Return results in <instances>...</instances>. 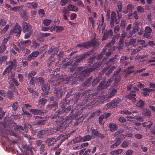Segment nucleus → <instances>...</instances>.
Returning a JSON list of instances; mask_svg holds the SVG:
<instances>
[{
  "label": "nucleus",
  "instance_id": "obj_1",
  "mask_svg": "<svg viewBox=\"0 0 155 155\" xmlns=\"http://www.w3.org/2000/svg\"><path fill=\"white\" fill-rule=\"evenodd\" d=\"M61 106V108L58 110L51 117V118L56 123V124L61 125V127H63L64 128H62V129L64 130L67 126L66 121H67V120H68L69 117L68 116L64 118L63 116H61L65 115L63 107Z\"/></svg>",
  "mask_w": 155,
  "mask_h": 155
},
{
  "label": "nucleus",
  "instance_id": "obj_2",
  "mask_svg": "<svg viewBox=\"0 0 155 155\" xmlns=\"http://www.w3.org/2000/svg\"><path fill=\"white\" fill-rule=\"evenodd\" d=\"M121 68H119L117 71L114 72V74L113 78H115L114 81V86L110 88V91L109 92V95L108 98H111L114 95L116 92L117 89V86L118 85V83L119 82L120 79V76L119 74L120 72L121 71Z\"/></svg>",
  "mask_w": 155,
  "mask_h": 155
},
{
  "label": "nucleus",
  "instance_id": "obj_3",
  "mask_svg": "<svg viewBox=\"0 0 155 155\" xmlns=\"http://www.w3.org/2000/svg\"><path fill=\"white\" fill-rule=\"evenodd\" d=\"M68 117H69L68 120H67L66 123L67 124V126L64 129V130L62 129V128H64L63 127H61V125L59 126V129L61 130H64L66 129V127L68 126H69L71 127H73L76 126L79 123L78 121L75 119H74L73 118V116L72 117L71 114H69L68 116Z\"/></svg>",
  "mask_w": 155,
  "mask_h": 155
},
{
  "label": "nucleus",
  "instance_id": "obj_4",
  "mask_svg": "<svg viewBox=\"0 0 155 155\" xmlns=\"http://www.w3.org/2000/svg\"><path fill=\"white\" fill-rule=\"evenodd\" d=\"M21 32V26L18 23H16L13 29H12L10 32L9 35H12L15 34L18 37H19Z\"/></svg>",
  "mask_w": 155,
  "mask_h": 155
},
{
  "label": "nucleus",
  "instance_id": "obj_5",
  "mask_svg": "<svg viewBox=\"0 0 155 155\" xmlns=\"http://www.w3.org/2000/svg\"><path fill=\"white\" fill-rule=\"evenodd\" d=\"M94 50L92 49L91 51L79 56L74 63L73 64L74 67H76L82 60L87 58L89 55L91 54L93 52Z\"/></svg>",
  "mask_w": 155,
  "mask_h": 155
},
{
  "label": "nucleus",
  "instance_id": "obj_6",
  "mask_svg": "<svg viewBox=\"0 0 155 155\" xmlns=\"http://www.w3.org/2000/svg\"><path fill=\"white\" fill-rule=\"evenodd\" d=\"M98 42L96 40H91L86 42H84L82 43L78 44L77 47H81L84 48H88L94 47L97 45Z\"/></svg>",
  "mask_w": 155,
  "mask_h": 155
},
{
  "label": "nucleus",
  "instance_id": "obj_7",
  "mask_svg": "<svg viewBox=\"0 0 155 155\" xmlns=\"http://www.w3.org/2000/svg\"><path fill=\"white\" fill-rule=\"evenodd\" d=\"M113 80V78H110L108 80L106 84H105V81L101 82L97 87V90L98 91H100L102 89L107 88L110 86Z\"/></svg>",
  "mask_w": 155,
  "mask_h": 155
},
{
  "label": "nucleus",
  "instance_id": "obj_8",
  "mask_svg": "<svg viewBox=\"0 0 155 155\" xmlns=\"http://www.w3.org/2000/svg\"><path fill=\"white\" fill-rule=\"evenodd\" d=\"M120 22V20L117 18V15L115 12L113 11L111 12L110 17V25L111 28L114 25V23L118 24Z\"/></svg>",
  "mask_w": 155,
  "mask_h": 155
},
{
  "label": "nucleus",
  "instance_id": "obj_9",
  "mask_svg": "<svg viewBox=\"0 0 155 155\" xmlns=\"http://www.w3.org/2000/svg\"><path fill=\"white\" fill-rule=\"evenodd\" d=\"M121 100L119 98L114 99L111 102L105 104V107L106 109L113 108L116 107L117 104Z\"/></svg>",
  "mask_w": 155,
  "mask_h": 155
},
{
  "label": "nucleus",
  "instance_id": "obj_10",
  "mask_svg": "<svg viewBox=\"0 0 155 155\" xmlns=\"http://www.w3.org/2000/svg\"><path fill=\"white\" fill-rule=\"evenodd\" d=\"M22 28L23 33H26L27 32L33 31L31 25L29 23L25 21L22 22Z\"/></svg>",
  "mask_w": 155,
  "mask_h": 155
},
{
  "label": "nucleus",
  "instance_id": "obj_11",
  "mask_svg": "<svg viewBox=\"0 0 155 155\" xmlns=\"http://www.w3.org/2000/svg\"><path fill=\"white\" fill-rule=\"evenodd\" d=\"M90 130L91 132L92 135L94 137L101 139H103L104 138L105 136L104 134L101 133L97 129H94L93 127H91Z\"/></svg>",
  "mask_w": 155,
  "mask_h": 155
},
{
  "label": "nucleus",
  "instance_id": "obj_12",
  "mask_svg": "<svg viewBox=\"0 0 155 155\" xmlns=\"http://www.w3.org/2000/svg\"><path fill=\"white\" fill-rule=\"evenodd\" d=\"M6 64H8V66L6 68L3 73V74L5 75L7 73H9L12 70L15 68V65L13 63L12 61H10L6 63Z\"/></svg>",
  "mask_w": 155,
  "mask_h": 155
},
{
  "label": "nucleus",
  "instance_id": "obj_13",
  "mask_svg": "<svg viewBox=\"0 0 155 155\" xmlns=\"http://www.w3.org/2000/svg\"><path fill=\"white\" fill-rule=\"evenodd\" d=\"M41 89L44 92L41 94V96L45 97H47V95L48 94L50 89V84H44L42 85Z\"/></svg>",
  "mask_w": 155,
  "mask_h": 155
},
{
  "label": "nucleus",
  "instance_id": "obj_14",
  "mask_svg": "<svg viewBox=\"0 0 155 155\" xmlns=\"http://www.w3.org/2000/svg\"><path fill=\"white\" fill-rule=\"evenodd\" d=\"M29 112L35 115L42 116L45 113V111L43 110H38L33 108L30 109Z\"/></svg>",
  "mask_w": 155,
  "mask_h": 155
},
{
  "label": "nucleus",
  "instance_id": "obj_15",
  "mask_svg": "<svg viewBox=\"0 0 155 155\" xmlns=\"http://www.w3.org/2000/svg\"><path fill=\"white\" fill-rule=\"evenodd\" d=\"M113 35V31L110 29L108 31H105L104 33L103 36L102 37V41H104L108 38H111Z\"/></svg>",
  "mask_w": 155,
  "mask_h": 155
},
{
  "label": "nucleus",
  "instance_id": "obj_16",
  "mask_svg": "<svg viewBox=\"0 0 155 155\" xmlns=\"http://www.w3.org/2000/svg\"><path fill=\"white\" fill-rule=\"evenodd\" d=\"M98 94L97 92H94L88 95L87 98L85 99L87 102L91 103L94 100V99L98 97Z\"/></svg>",
  "mask_w": 155,
  "mask_h": 155
},
{
  "label": "nucleus",
  "instance_id": "obj_17",
  "mask_svg": "<svg viewBox=\"0 0 155 155\" xmlns=\"http://www.w3.org/2000/svg\"><path fill=\"white\" fill-rule=\"evenodd\" d=\"M46 106L48 110H52L53 111H55L58 108V103L56 101H54L53 104H48Z\"/></svg>",
  "mask_w": 155,
  "mask_h": 155
},
{
  "label": "nucleus",
  "instance_id": "obj_18",
  "mask_svg": "<svg viewBox=\"0 0 155 155\" xmlns=\"http://www.w3.org/2000/svg\"><path fill=\"white\" fill-rule=\"evenodd\" d=\"M95 68H93L92 67H91L90 68L87 69L82 71L81 73V75L82 76L84 77L88 76L90 75V73L94 70Z\"/></svg>",
  "mask_w": 155,
  "mask_h": 155
},
{
  "label": "nucleus",
  "instance_id": "obj_19",
  "mask_svg": "<svg viewBox=\"0 0 155 155\" xmlns=\"http://www.w3.org/2000/svg\"><path fill=\"white\" fill-rule=\"evenodd\" d=\"M54 93L55 94L56 100L61 98L62 96L64 95L63 91H61L60 88H58L54 90Z\"/></svg>",
  "mask_w": 155,
  "mask_h": 155
},
{
  "label": "nucleus",
  "instance_id": "obj_20",
  "mask_svg": "<svg viewBox=\"0 0 155 155\" xmlns=\"http://www.w3.org/2000/svg\"><path fill=\"white\" fill-rule=\"evenodd\" d=\"M126 36V33H124L121 34V37L119 40V42L118 47L116 48H122L124 44V38Z\"/></svg>",
  "mask_w": 155,
  "mask_h": 155
},
{
  "label": "nucleus",
  "instance_id": "obj_21",
  "mask_svg": "<svg viewBox=\"0 0 155 155\" xmlns=\"http://www.w3.org/2000/svg\"><path fill=\"white\" fill-rule=\"evenodd\" d=\"M58 130V128L54 127H49L45 130L46 134L50 135L54 134Z\"/></svg>",
  "mask_w": 155,
  "mask_h": 155
},
{
  "label": "nucleus",
  "instance_id": "obj_22",
  "mask_svg": "<svg viewBox=\"0 0 155 155\" xmlns=\"http://www.w3.org/2000/svg\"><path fill=\"white\" fill-rule=\"evenodd\" d=\"M136 96V94L135 93H130L127 96V99H129L133 103H134L136 101V99L134 97Z\"/></svg>",
  "mask_w": 155,
  "mask_h": 155
},
{
  "label": "nucleus",
  "instance_id": "obj_23",
  "mask_svg": "<svg viewBox=\"0 0 155 155\" xmlns=\"http://www.w3.org/2000/svg\"><path fill=\"white\" fill-rule=\"evenodd\" d=\"M92 78L91 77L88 80L85 81L81 85V87H83L84 88L86 89L89 87L91 85V80Z\"/></svg>",
  "mask_w": 155,
  "mask_h": 155
},
{
  "label": "nucleus",
  "instance_id": "obj_24",
  "mask_svg": "<svg viewBox=\"0 0 155 155\" xmlns=\"http://www.w3.org/2000/svg\"><path fill=\"white\" fill-rule=\"evenodd\" d=\"M68 97L70 96V95L67 93V96L65 97V99H64L61 103L59 104L60 106L64 107L66 104H69L70 102V100L69 99Z\"/></svg>",
  "mask_w": 155,
  "mask_h": 155
},
{
  "label": "nucleus",
  "instance_id": "obj_25",
  "mask_svg": "<svg viewBox=\"0 0 155 155\" xmlns=\"http://www.w3.org/2000/svg\"><path fill=\"white\" fill-rule=\"evenodd\" d=\"M55 140V138L51 137L48 138L46 140L45 142L47 143L48 146H53L54 143L56 142Z\"/></svg>",
  "mask_w": 155,
  "mask_h": 155
},
{
  "label": "nucleus",
  "instance_id": "obj_26",
  "mask_svg": "<svg viewBox=\"0 0 155 155\" xmlns=\"http://www.w3.org/2000/svg\"><path fill=\"white\" fill-rule=\"evenodd\" d=\"M38 3L36 2H28L26 4V6L28 8L36 9L38 7Z\"/></svg>",
  "mask_w": 155,
  "mask_h": 155
},
{
  "label": "nucleus",
  "instance_id": "obj_27",
  "mask_svg": "<svg viewBox=\"0 0 155 155\" xmlns=\"http://www.w3.org/2000/svg\"><path fill=\"white\" fill-rule=\"evenodd\" d=\"M20 14L23 20H27L28 19V13L25 10H23L20 13Z\"/></svg>",
  "mask_w": 155,
  "mask_h": 155
},
{
  "label": "nucleus",
  "instance_id": "obj_28",
  "mask_svg": "<svg viewBox=\"0 0 155 155\" xmlns=\"http://www.w3.org/2000/svg\"><path fill=\"white\" fill-rule=\"evenodd\" d=\"M32 105L29 104H25L21 107L22 111L29 110L30 108H31Z\"/></svg>",
  "mask_w": 155,
  "mask_h": 155
},
{
  "label": "nucleus",
  "instance_id": "obj_29",
  "mask_svg": "<svg viewBox=\"0 0 155 155\" xmlns=\"http://www.w3.org/2000/svg\"><path fill=\"white\" fill-rule=\"evenodd\" d=\"M67 7L69 11L77 12L78 10V8L72 4H70Z\"/></svg>",
  "mask_w": 155,
  "mask_h": 155
},
{
  "label": "nucleus",
  "instance_id": "obj_30",
  "mask_svg": "<svg viewBox=\"0 0 155 155\" xmlns=\"http://www.w3.org/2000/svg\"><path fill=\"white\" fill-rule=\"evenodd\" d=\"M57 49H49L48 53L51 54V58H53L54 55L57 54L58 53Z\"/></svg>",
  "mask_w": 155,
  "mask_h": 155
},
{
  "label": "nucleus",
  "instance_id": "obj_31",
  "mask_svg": "<svg viewBox=\"0 0 155 155\" xmlns=\"http://www.w3.org/2000/svg\"><path fill=\"white\" fill-rule=\"evenodd\" d=\"M38 85L39 86H41L44 84L45 81V79L41 77H39L37 79Z\"/></svg>",
  "mask_w": 155,
  "mask_h": 155
},
{
  "label": "nucleus",
  "instance_id": "obj_32",
  "mask_svg": "<svg viewBox=\"0 0 155 155\" xmlns=\"http://www.w3.org/2000/svg\"><path fill=\"white\" fill-rule=\"evenodd\" d=\"M24 130H25V131L27 132L28 131V130H27L26 128H23V127L21 126H17L15 128V130L17 131H19V133H21L22 134H24V131H25Z\"/></svg>",
  "mask_w": 155,
  "mask_h": 155
},
{
  "label": "nucleus",
  "instance_id": "obj_33",
  "mask_svg": "<svg viewBox=\"0 0 155 155\" xmlns=\"http://www.w3.org/2000/svg\"><path fill=\"white\" fill-rule=\"evenodd\" d=\"M45 134H46L45 130H38L37 137L40 138H42Z\"/></svg>",
  "mask_w": 155,
  "mask_h": 155
},
{
  "label": "nucleus",
  "instance_id": "obj_34",
  "mask_svg": "<svg viewBox=\"0 0 155 155\" xmlns=\"http://www.w3.org/2000/svg\"><path fill=\"white\" fill-rule=\"evenodd\" d=\"M109 128L111 132H114L117 130L118 126L116 124L111 123L109 124Z\"/></svg>",
  "mask_w": 155,
  "mask_h": 155
},
{
  "label": "nucleus",
  "instance_id": "obj_35",
  "mask_svg": "<svg viewBox=\"0 0 155 155\" xmlns=\"http://www.w3.org/2000/svg\"><path fill=\"white\" fill-rule=\"evenodd\" d=\"M82 137L80 136H79L73 139L71 142L75 144L76 143H79L81 141H82Z\"/></svg>",
  "mask_w": 155,
  "mask_h": 155
},
{
  "label": "nucleus",
  "instance_id": "obj_36",
  "mask_svg": "<svg viewBox=\"0 0 155 155\" xmlns=\"http://www.w3.org/2000/svg\"><path fill=\"white\" fill-rule=\"evenodd\" d=\"M36 125L41 126L43 125L46 123V120H37L34 121Z\"/></svg>",
  "mask_w": 155,
  "mask_h": 155
},
{
  "label": "nucleus",
  "instance_id": "obj_37",
  "mask_svg": "<svg viewBox=\"0 0 155 155\" xmlns=\"http://www.w3.org/2000/svg\"><path fill=\"white\" fill-rule=\"evenodd\" d=\"M53 28L54 30H56L57 32L61 31H62L64 28L62 26L54 25V27H51V29Z\"/></svg>",
  "mask_w": 155,
  "mask_h": 155
},
{
  "label": "nucleus",
  "instance_id": "obj_38",
  "mask_svg": "<svg viewBox=\"0 0 155 155\" xmlns=\"http://www.w3.org/2000/svg\"><path fill=\"white\" fill-rule=\"evenodd\" d=\"M138 44L139 46L137 47L138 48L146 47L147 46V44H145V41L143 40H140L137 41Z\"/></svg>",
  "mask_w": 155,
  "mask_h": 155
},
{
  "label": "nucleus",
  "instance_id": "obj_39",
  "mask_svg": "<svg viewBox=\"0 0 155 155\" xmlns=\"http://www.w3.org/2000/svg\"><path fill=\"white\" fill-rule=\"evenodd\" d=\"M143 115L145 116L150 117L151 115V112L149 109H144L143 112Z\"/></svg>",
  "mask_w": 155,
  "mask_h": 155
},
{
  "label": "nucleus",
  "instance_id": "obj_40",
  "mask_svg": "<svg viewBox=\"0 0 155 155\" xmlns=\"http://www.w3.org/2000/svg\"><path fill=\"white\" fill-rule=\"evenodd\" d=\"M124 137V136L122 134L120 135V136H118L115 142V143H117V144L118 146L119 145Z\"/></svg>",
  "mask_w": 155,
  "mask_h": 155
},
{
  "label": "nucleus",
  "instance_id": "obj_41",
  "mask_svg": "<svg viewBox=\"0 0 155 155\" xmlns=\"http://www.w3.org/2000/svg\"><path fill=\"white\" fill-rule=\"evenodd\" d=\"M63 107L64 110V113L65 114V115H66V114L68 113L70 111H71V114L73 113V111L72 110H71V106H69L66 108H65L64 107V106H63Z\"/></svg>",
  "mask_w": 155,
  "mask_h": 155
},
{
  "label": "nucleus",
  "instance_id": "obj_42",
  "mask_svg": "<svg viewBox=\"0 0 155 155\" xmlns=\"http://www.w3.org/2000/svg\"><path fill=\"white\" fill-rule=\"evenodd\" d=\"M92 139V137L90 135H87L82 137L83 142H85L90 140Z\"/></svg>",
  "mask_w": 155,
  "mask_h": 155
},
{
  "label": "nucleus",
  "instance_id": "obj_43",
  "mask_svg": "<svg viewBox=\"0 0 155 155\" xmlns=\"http://www.w3.org/2000/svg\"><path fill=\"white\" fill-rule=\"evenodd\" d=\"M62 12L63 15H67L68 16L70 13L69 9L67 6L64 7L63 8L62 10Z\"/></svg>",
  "mask_w": 155,
  "mask_h": 155
},
{
  "label": "nucleus",
  "instance_id": "obj_44",
  "mask_svg": "<svg viewBox=\"0 0 155 155\" xmlns=\"http://www.w3.org/2000/svg\"><path fill=\"white\" fill-rule=\"evenodd\" d=\"M36 74V72L33 71L31 72H29L28 75V80L30 79L31 78H34V76Z\"/></svg>",
  "mask_w": 155,
  "mask_h": 155
},
{
  "label": "nucleus",
  "instance_id": "obj_45",
  "mask_svg": "<svg viewBox=\"0 0 155 155\" xmlns=\"http://www.w3.org/2000/svg\"><path fill=\"white\" fill-rule=\"evenodd\" d=\"M101 79V77L98 76L97 77H96L92 83V86H94L96 85L99 82Z\"/></svg>",
  "mask_w": 155,
  "mask_h": 155
},
{
  "label": "nucleus",
  "instance_id": "obj_46",
  "mask_svg": "<svg viewBox=\"0 0 155 155\" xmlns=\"http://www.w3.org/2000/svg\"><path fill=\"white\" fill-rule=\"evenodd\" d=\"M142 124L144 127H147L148 128H150L153 124V123L151 121H148L147 122H144L142 123Z\"/></svg>",
  "mask_w": 155,
  "mask_h": 155
},
{
  "label": "nucleus",
  "instance_id": "obj_47",
  "mask_svg": "<svg viewBox=\"0 0 155 155\" xmlns=\"http://www.w3.org/2000/svg\"><path fill=\"white\" fill-rule=\"evenodd\" d=\"M31 42V41L28 40L25 41H21L20 43L21 45L25 46H27L30 45Z\"/></svg>",
  "mask_w": 155,
  "mask_h": 155
},
{
  "label": "nucleus",
  "instance_id": "obj_48",
  "mask_svg": "<svg viewBox=\"0 0 155 155\" xmlns=\"http://www.w3.org/2000/svg\"><path fill=\"white\" fill-rule=\"evenodd\" d=\"M14 91L12 90H9L7 91L8 98L10 99H12L13 97V93Z\"/></svg>",
  "mask_w": 155,
  "mask_h": 155
},
{
  "label": "nucleus",
  "instance_id": "obj_49",
  "mask_svg": "<svg viewBox=\"0 0 155 155\" xmlns=\"http://www.w3.org/2000/svg\"><path fill=\"white\" fill-rule=\"evenodd\" d=\"M9 27V25H6L1 30V31H0V34H2L5 33L7 31Z\"/></svg>",
  "mask_w": 155,
  "mask_h": 155
},
{
  "label": "nucleus",
  "instance_id": "obj_50",
  "mask_svg": "<svg viewBox=\"0 0 155 155\" xmlns=\"http://www.w3.org/2000/svg\"><path fill=\"white\" fill-rule=\"evenodd\" d=\"M33 32V31H31L29 32H27L26 33H24L25 34L24 37V38L25 39H27L29 38L31 36Z\"/></svg>",
  "mask_w": 155,
  "mask_h": 155
},
{
  "label": "nucleus",
  "instance_id": "obj_51",
  "mask_svg": "<svg viewBox=\"0 0 155 155\" xmlns=\"http://www.w3.org/2000/svg\"><path fill=\"white\" fill-rule=\"evenodd\" d=\"M48 100L44 98H41L39 100V103L41 105H44L47 102Z\"/></svg>",
  "mask_w": 155,
  "mask_h": 155
},
{
  "label": "nucleus",
  "instance_id": "obj_52",
  "mask_svg": "<svg viewBox=\"0 0 155 155\" xmlns=\"http://www.w3.org/2000/svg\"><path fill=\"white\" fill-rule=\"evenodd\" d=\"M144 104V102L143 101L141 100H139L136 104V106L138 107H142Z\"/></svg>",
  "mask_w": 155,
  "mask_h": 155
},
{
  "label": "nucleus",
  "instance_id": "obj_53",
  "mask_svg": "<svg viewBox=\"0 0 155 155\" xmlns=\"http://www.w3.org/2000/svg\"><path fill=\"white\" fill-rule=\"evenodd\" d=\"M22 111L23 112L21 114L22 115H26L27 117L30 119L31 117L32 114L28 112L27 111Z\"/></svg>",
  "mask_w": 155,
  "mask_h": 155
},
{
  "label": "nucleus",
  "instance_id": "obj_54",
  "mask_svg": "<svg viewBox=\"0 0 155 155\" xmlns=\"http://www.w3.org/2000/svg\"><path fill=\"white\" fill-rule=\"evenodd\" d=\"M12 110H17L18 107V103L17 102L14 103L12 105Z\"/></svg>",
  "mask_w": 155,
  "mask_h": 155
},
{
  "label": "nucleus",
  "instance_id": "obj_55",
  "mask_svg": "<svg viewBox=\"0 0 155 155\" xmlns=\"http://www.w3.org/2000/svg\"><path fill=\"white\" fill-rule=\"evenodd\" d=\"M51 22V20L50 19H45L43 21V23L45 26H48Z\"/></svg>",
  "mask_w": 155,
  "mask_h": 155
},
{
  "label": "nucleus",
  "instance_id": "obj_56",
  "mask_svg": "<svg viewBox=\"0 0 155 155\" xmlns=\"http://www.w3.org/2000/svg\"><path fill=\"white\" fill-rule=\"evenodd\" d=\"M7 59V58L6 56H3L0 57V65L2 64L3 63H4Z\"/></svg>",
  "mask_w": 155,
  "mask_h": 155
},
{
  "label": "nucleus",
  "instance_id": "obj_57",
  "mask_svg": "<svg viewBox=\"0 0 155 155\" xmlns=\"http://www.w3.org/2000/svg\"><path fill=\"white\" fill-rule=\"evenodd\" d=\"M23 6L21 5L19 6H16L12 8L11 10L15 12H17L18 10H21L22 9Z\"/></svg>",
  "mask_w": 155,
  "mask_h": 155
},
{
  "label": "nucleus",
  "instance_id": "obj_58",
  "mask_svg": "<svg viewBox=\"0 0 155 155\" xmlns=\"http://www.w3.org/2000/svg\"><path fill=\"white\" fill-rule=\"evenodd\" d=\"M27 88L29 92L32 94V95H38V93L35 92L32 88H31V87H28Z\"/></svg>",
  "mask_w": 155,
  "mask_h": 155
},
{
  "label": "nucleus",
  "instance_id": "obj_59",
  "mask_svg": "<svg viewBox=\"0 0 155 155\" xmlns=\"http://www.w3.org/2000/svg\"><path fill=\"white\" fill-rule=\"evenodd\" d=\"M39 46V44L37 43L35 41H34L32 43L31 46L32 48H38Z\"/></svg>",
  "mask_w": 155,
  "mask_h": 155
},
{
  "label": "nucleus",
  "instance_id": "obj_60",
  "mask_svg": "<svg viewBox=\"0 0 155 155\" xmlns=\"http://www.w3.org/2000/svg\"><path fill=\"white\" fill-rule=\"evenodd\" d=\"M106 49H103L102 52H101L100 54L98 55L97 57L96 58L97 60L101 59L103 57V56L104 54Z\"/></svg>",
  "mask_w": 155,
  "mask_h": 155
},
{
  "label": "nucleus",
  "instance_id": "obj_61",
  "mask_svg": "<svg viewBox=\"0 0 155 155\" xmlns=\"http://www.w3.org/2000/svg\"><path fill=\"white\" fill-rule=\"evenodd\" d=\"M51 35L50 33H40L39 34V37L41 38H45L47 37L48 36H50Z\"/></svg>",
  "mask_w": 155,
  "mask_h": 155
},
{
  "label": "nucleus",
  "instance_id": "obj_62",
  "mask_svg": "<svg viewBox=\"0 0 155 155\" xmlns=\"http://www.w3.org/2000/svg\"><path fill=\"white\" fill-rule=\"evenodd\" d=\"M40 147L39 148L40 150L39 153L40 154H42L45 150V144H42L41 146H40Z\"/></svg>",
  "mask_w": 155,
  "mask_h": 155
},
{
  "label": "nucleus",
  "instance_id": "obj_63",
  "mask_svg": "<svg viewBox=\"0 0 155 155\" xmlns=\"http://www.w3.org/2000/svg\"><path fill=\"white\" fill-rule=\"evenodd\" d=\"M38 14L41 17H43L45 15V12L44 9H40L38 11Z\"/></svg>",
  "mask_w": 155,
  "mask_h": 155
},
{
  "label": "nucleus",
  "instance_id": "obj_64",
  "mask_svg": "<svg viewBox=\"0 0 155 155\" xmlns=\"http://www.w3.org/2000/svg\"><path fill=\"white\" fill-rule=\"evenodd\" d=\"M36 145L38 147H39L42 145V144H44L42 143V141L41 140H37L35 141Z\"/></svg>",
  "mask_w": 155,
  "mask_h": 155
}]
</instances>
